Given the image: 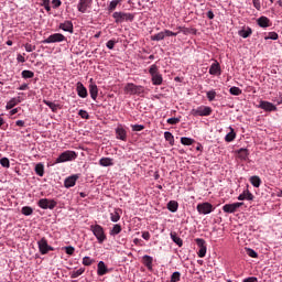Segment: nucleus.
<instances>
[{
    "label": "nucleus",
    "instance_id": "41",
    "mask_svg": "<svg viewBox=\"0 0 282 282\" xmlns=\"http://www.w3.org/2000/svg\"><path fill=\"white\" fill-rule=\"evenodd\" d=\"M120 3H122V0L110 1L109 6H108L109 12H113V10H116V8H118V6H120Z\"/></svg>",
    "mask_w": 282,
    "mask_h": 282
},
{
    "label": "nucleus",
    "instance_id": "60",
    "mask_svg": "<svg viewBox=\"0 0 282 282\" xmlns=\"http://www.w3.org/2000/svg\"><path fill=\"white\" fill-rule=\"evenodd\" d=\"M253 3V8H256V10H261V0H252Z\"/></svg>",
    "mask_w": 282,
    "mask_h": 282
},
{
    "label": "nucleus",
    "instance_id": "36",
    "mask_svg": "<svg viewBox=\"0 0 282 282\" xmlns=\"http://www.w3.org/2000/svg\"><path fill=\"white\" fill-rule=\"evenodd\" d=\"M171 239L172 241H174V243H176V246H178V248H182V246H184V241L177 236V234L172 232Z\"/></svg>",
    "mask_w": 282,
    "mask_h": 282
},
{
    "label": "nucleus",
    "instance_id": "8",
    "mask_svg": "<svg viewBox=\"0 0 282 282\" xmlns=\"http://www.w3.org/2000/svg\"><path fill=\"white\" fill-rule=\"evenodd\" d=\"M39 208H42L43 210H54L56 208L57 203L54 199H48V198H42L37 202Z\"/></svg>",
    "mask_w": 282,
    "mask_h": 282
},
{
    "label": "nucleus",
    "instance_id": "38",
    "mask_svg": "<svg viewBox=\"0 0 282 282\" xmlns=\"http://www.w3.org/2000/svg\"><path fill=\"white\" fill-rule=\"evenodd\" d=\"M83 274H85V268H79L70 272V279H78V276H83Z\"/></svg>",
    "mask_w": 282,
    "mask_h": 282
},
{
    "label": "nucleus",
    "instance_id": "50",
    "mask_svg": "<svg viewBox=\"0 0 282 282\" xmlns=\"http://www.w3.org/2000/svg\"><path fill=\"white\" fill-rule=\"evenodd\" d=\"M215 98H217V93L215 90L207 91V99L209 100V102H213Z\"/></svg>",
    "mask_w": 282,
    "mask_h": 282
},
{
    "label": "nucleus",
    "instance_id": "47",
    "mask_svg": "<svg viewBox=\"0 0 282 282\" xmlns=\"http://www.w3.org/2000/svg\"><path fill=\"white\" fill-rule=\"evenodd\" d=\"M265 41H278L279 40V33L278 32H269L268 36L264 37Z\"/></svg>",
    "mask_w": 282,
    "mask_h": 282
},
{
    "label": "nucleus",
    "instance_id": "55",
    "mask_svg": "<svg viewBox=\"0 0 282 282\" xmlns=\"http://www.w3.org/2000/svg\"><path fill=\"white\" fill-rule=\"evenodd\" d=\"M52 7L54 8V10L61 8V6H63V2L61 0H52Z\"/></svg>",
    "mask_w": 282,
    "mask_h": 282
},
{
    "label": "nucleus",
    "instance_id": "3",
    "mask_svg": "<svg viewBox=\"0 0 282 282\" xmlns=\"http://www.w3.org/2000/svg\"><path fill=\"white\" fill-rule=\"evenodd\" d=\"M78 158V153L76 151L66 150L63 153L58 155V158L55 160V164H63L65 162H74Z\"/></svg>",
    "mask_w": 282,
    "mask_h": 282
},
{
    "label": "nucleus",
    "instance_id": "64",
    "mask_svg": "<svg viewBox=\"0 0 282 282\" xmlns=\"http://www.w3.org/2000/svg\"><path fill=\"white\" fill-rule=\"evenodd\" d=\"M17 61H18V63H25V56L18 54Z\"/></svg>",
    "mask_w": 282,
    "mask_h": 282
},
{
    "label": "nucleus",
    "instance_id": "49",
    "mask_svg": "<svg viewBox=\"0 0 282 282\" xmlns=\"http://www.w3.org/2000/svg\"><path fill=\"white\" fill-rule=\"evenodd\" d=\"M182 274L178 271H175L171 275V282H180Z\"/></svg>",
    "mask_w": 282,
    "mask_h": 282
},
{
    "label": "nucleus",
    "instance_id": "51",
    "mask_svg": "<svg viewBox=\"0 0 282 282\" xmlns=\"http://www.w3.org/2000/svg\"><path fill=\"white\" fill-rule=\"evenodd\" d=\"M22 78H34V72L32 70H23Z\"/></svg>",
    "mask_w": 282,
    "mask_h": 282
},
{
    "label": "nucleus",
    "instance_id": "2",
    "mask_svg": "<svg viewBox=\"0 0 282 282\" xmlns=\"http://www.w3.org/2000/svg\"><path fill=\"white\" fill-rule=\"evenodd\" d=\"M124 94L130 96H144V86L128 83L123 88Z\"/></svg>",
    "mask_w": 282,
    "mask_h": 282
},
{
    "label": "nucleus",
    "instance_id": "10",
    "mask_svg": "<svg viewBox=\"0 0 282 282\" xmlns=\"http://www.w3.org/2000/svg\"><path fill=\"white\" fill-rule=\"evenodd\" d=\"M37 248L41 254H47V252H54V247L48 246L46 238L40 239V241L37 242Z\"/></svg>",
    "mask_w": 282,
    "mask_h": 282
},
{
    "label": "nucleus",
    "instance_id": "15",
    "mask_svg": "<svg viewBox=\"0 0 282 282\" xmlns=\"http://www.w3.org/2000/svg\"><path fill=\"white\" fill-rule=\"evenodd\" d=\"M89 86H88V89H89V95H90V98L95 101L98 100V85H96V83H94V78H90L89 80Z\"/></svg>",
    "mask_w": 282,
    "mask_h": 282
},
{
    "label": "nucleus",
    "instance_id": "45",
    "mask_svg": "<svg viewBox=\"0 0 282 282\" xmlns=\"http://www.w3.org/2000/svg\"><path fill=\"white\" fill-rule=\"evenodd\" d=\"M82 263L83 265L89 267V265H94L95 260L86 256L83 258Z\"/></svg>",
    "mask_w": 282,
    "mask_h": 282
},
{
    "label": "nucleus",
    "instance_id": "52",
    "mask_svg": "<svg viewBox=\"0 0 282 282\" xmlns=\"http://www.w3.org/2000/svg\"><path fill=\"white\" fill-rule=\"evenodd\" d=\"M64 250H65L66 254H68L69 257H72L74 254V252H76V249L72 246L64 247Z\"/></svg>",
    "mask_w": 282,
    "mask_h": 282
},
{
    "label": "nucleus",
    "instance_id": "44",
    "mask_svg": "<svg viewBox=\"0 0 282 282\" xmlns=\"http://www.w3.org/2000/svg\"><path fill=\"white\" fill-rule=\"evenodd\" d=\"M229 94H231V96H241L242 90H241V88H239V87L232 86V87L229 89Z\"/></svg>",
    "mask_w": 282,
    "mask_h": 282
},
{
    "label": "nucleus",
    "instance_id": "54",
    "mask_svg": "<svg viewBox=\"0 0 282 282\" xmlns=\"http://www.w3.org/2000/svg\"><path fill=\"white\" fill-rule=\"evenodd\" d=\"M247 254H248V257H251V259H257L259 257L257 251H254L253 249H250V248L247 249Z\"/></svg>",
    "mask_w": 282,
    "mask_h": 282
},
{
    "label": "nucleus",
    "instance_id": "7",
    "mask_svg": "<svg viewBox=\"0 0 282 282\" xmlns=\"http://www.w3.org/2000/svg\"><path fill=\"white\" fill-rule=\"evenodd\" d=\"M196 210L199 215H210L215 210V207L213 204L205 202V203H199L196 207Z\"/></svg>",
    "mask_w": 282,
    "mask_h": 282
},
{
    "label": "nucleus",
    "instance_id": "26",
    "mask_svg": "<svg viewBox=\"0 0 282 282\" xmlns=\"http://www.w3.org/2000/svg\"><path fill=\"white\" fill-rule=\"evenodd\" d=\"M122 215V209L121 208H115L112 213H110V221L113 224H118V220L120 219Z\"/></svg>",
    "mask_w": 282,
    "mask_h": 282
},
{
    "label": "nucleus",
    "instance_id": "34",
    "mask_svg": "<svg viewBox=\"0 0 282 282\" xmlns=\"http://www.w3.org/2000/svg\"><path fill=\"white\" fill-rule=\"evenodd\" d=\"M100 166H113V159L111 158H101L99 160Z\"/></svg>",
    "mask_w": 282,
    "mask_h": 282
},
{
    "label": "nucleus",
    "instance_id": "14",
    "mask_svg": "<svg viewBox=\"0 0 282 282\" xmlns=\"http://www.w3.org/2000/svg\"><path fill=\"white\" fill-rule=\"evenodd\" d=\"M241 206H243V203L226 204L223 206V212L227 214L237 213Z\"/></svg>",
    "mask_w": 282,
    "mask_h": 282
},
{
    "label": "nucleus",
    "instance_id": "16",
    "mask_svg": "<svg viewBox=\"0 0 282 282\" xmlns=\"http://www.w3.org/2000/svg\"><path fill=\"white\" fill-rule=\"evenodd\" d=\"M76 93H77V96H79V98H87L88 96L87 88L82 82H78L76 84Z\"/></svg>",
    "mask_w": 282,
    "mask_h": 282
},
{
    "label": "nucleus",
    "instance_id": "9",
    "mask_svg": "<svg viewBox=\"0 0 282 282\" xmlns=\"http://www.w3.org/2000/svg\"><path fill=\"white\" fill-rule=\"evenodd\" d=\"M91 6H94V0H79L77 3V10L82 14H85L91 10Z\"/></svg>",
    "mask_w": 282,
    "mask_h": 282
},
{
    "label": "nucleus",
    "instance_id": "20",
    "mask_svg": "<svg viewBox=\"0 0 282 282\" xmlns=\"http://www.w3.org/2000/svg\"><path fill=\"white\" fill-rule=\"evenodd\" d=\"M43 104L46 105L53 113H57L59 109H63L61 104H54L47 99H43Z\"/></svg>",
    "mask_w": 282,
    "mask_h": 282
},
{
    "label": "nucleus",
    "instance_id": "30",
    "mask_svg": "<svg viewBox=\"0 0 282 282\" xmlns=\"http://www.w3.org/2000/svg\"><path fill=\"white\" fill-rule=\"evenodd\" d=\"M238 34L242 39H248L249 36H252V29L250 26L242 28L240 31H238Z\"/></svg>",
    "mask_w": 282,
    "mask_h": 282
},
{
    "label": "nucleus",
    "instance_id": "19",
    "mask_svg": "<svg viewBox=\"0 0 282 282\" xmlns=\"http://www.w3.org/2000/svg\"><path fill=\"white\" fill-rule=\"evenodd\" d=\"M245 199H247V202H252L254 199V195L250 192V189H245L239 196H238V200L239 202H245Z\"/></svg>",
    "mask_w": 282,
    "mask_h": 282
},
{
    "label": "nucleus",
    "instance_id": "25",
    "mask_svg": "<svg viewBox=\"0 0 282 282\" xmlns=\"http://www.w3.org/2000/svg\"><path fill=\"white\" fill-rule=\"evenodd\" d=\"M59 30H63L64 32H69L70 34L74 33V23L72 21H65L59 24Z\"/></svg>",
    "mask_w": 282,
    "mask_h": 282
},
{
    "label": "nucleus",
    "instance_id": "42",
    "mask_svg": "<svg viewBox=\"0 0 282 282\" xmlns=\"http://www.w3.org/2000/svg\"><path fill=\"white\" fill-rule=\"evenodd\" d=\"M248 155H250V153L248 152V149L241 148L240 150H238L239 160H246Z\"/></svg>",
    "mask_w": 282,
    "mask_h": 282
},
{
    "label": "nucleus",
    "instance_id": "23",
    "mask_svg": "<svg viewBox=\"0 0 282 282\" xmlns=\"http://www.w3.org/2000/svg\"><path fill=\"white\" fill-rule=\"evenodd\" d=\"M78 181V175H72L68 176L65 181H64V186L65 188H72L73 186H76V182Z\"/></svg>",
    "mask_w": 282,
    "mask_h": 282
},
{
    "label": "nucleus",
    "instance_id": "17",
    "mask_svg": "<svg viewBox=\"0 0 282 282\" xmlns=\"http://www.w3.org/2000/svg\"><path fill=\"white\" fill-rule=\"evenodd\" d=\"M209 74L210 76H221V66L219 65V62L215 61L209 67Z\"/></svg>",
    "mask_w": 282,
    "mask_h": 282
},
{
    "label": "nucleus",
    "instance_id": "46",
    "mask_svg": "<svg viewBox=\"0 0 282 282\" xmlns=\"http://www.w3.org/2000/svg\"><path fill=\"white\" fill-rule=\"evenodd\" d=\"M50 0H41V6L46 10V12H52V7L50 6Z\"/></svg>",
    "mask_w": 282,
    "mask_h": 282
},
{
    "label": "nucleus",
    "instance_id": "57",
    "mask_svg": "<svg viewBox=\"0 0 282 282\" xmlns=\"http://www.w3.org/2000/svg\"><path fill=\"white\" fill-rule=\"evenodd\" d=\"M167 124H180V118H170L167 119Z\"/></svg>",
    "mask_w": 282,
    "mask_h": 282
},
{
    "label": "nucleus",
    "instance_id": "12",
    "mask_svg": "<svg viewBox=\"0 0 282 282\" xmlns=\"http://www.w3.org/2000/svg\"><path fill=\"white\" fill-rule=\"evenodd\" d=\"M166 36H177V33L171 31V30H164L161 31L154 35L151 36V41H164Z\"/></svg>",
    "mask_w": 282,
    "mask_h": 282
},
{
    "label": "nucleus",
    "instance_id": "1",
    "mask_svg": "<svg viewBox=\"0 0 282 282\" xmlns=\"http://www.w3.org/2000/svg\"><path fill=\"white\" fill-rule=\"evenodd\" d=\"M149 74L151 76L152 85L160 86L162 83H164V78L162 77V74H160V68L158 67V64H153L149 68Z\"/></svg>",
    "mask_w": 282,
    "mask_h": 282
},
{
    "label": "nucleus",
    "instance_id": "33",
    "mask_svg": "<svg viewBox=\"0 0 282 282\" xmlns=\"http://www.w3.org/2000/svg\"><path fill=\"white\" fill-rule=\"evenodd\" d=\"M122 232V226L120 224L113 225L110 229V236L116 237V235H120Z\"/></svg>",
    "mask_w": 282,
    "mask_h": 282
},
{
    "label": "nucleus",
    "instance_id": "35",
    "mask_svg": "<svg viewBox=\"0 0 282 282\" xmlns=\"http://www.w3.org/2000/svg\"><path fill=\"white\" fill-rule=\"evenodd\" d=\"M35 173L39 177H43V175H45V165H43V163H37L35 165Z\"/></svg>",
    "mask_w": 282,
    "mask_h": 282
},
{
    "label": "nucleus",
    "instance_id": "39",
    "mask_svg": "<svg viewBox=\"0 0 282 282\" xmlns=\"http://www.w3.org/2000/svg\"><path fill=\"white\" fill-rule=\"evenodd\" d=\"M249 182L252 184V186H254V188H259V186H261V177L259 176H251Z\"/></svg>",
    "mask_w": 282,
    "mask_h": 282
},
{
    "label": "nucleus",
    "instance_id": "29",
    "mask_svg": "<svg viewBox=\"0 0 282 282\" xmlns=\"http://www.w3.org/2000/svg\"><path fill=\"white\" fill-rule=\"evenodd\" d=\"M142 263L148 268V270L153 271V257L151 256H143L142 257Z\"/></svg>",
    "mask_w": 282,
    "mask_h": 282
},
{
    "label": "nucleus",
    "instance_id": "53",
    "mask_svg": "<svg viewBox=\"0 0 282 282\" xmlns=\"http://www.w3.org/2000/svg\"><path fill=\"white\" fill-rule=\"evenodd\" d=\"M78 116H80V118H83V120H89V112H87V110H79L78 111Z\"/></svg>",
    "mask_w": 282,
    "mask_h": 282
},
{
    "label": "nucleus",
    "instance_id": "4",
    "mask_svg": "<svg viewBox=\"0 0 282 282\" xmlns=\"http://www.w3.org/2000/svg\"><path fill=\"white\" fill-rule=\"evenodd\" d=\"M90 231L94 237H96L98 243H105L107 241V234H105V228L102 226L96 224L90 226Z\"/></svg>",
    "mask_w": 282,
    "mask_h": 282
},
{
    "label": "nucleus",
    "instance_id": "22",
    "mask_svg": "<svg viewBox=\"0 0 282 282\" xmlns=\"http://www.w3.org/2000/svg\"><path fill=\"white\" fill-rule=\"evenodd\" d=\"M177 30L178 32H176V34L182 32L185 36H188V34H197V29L195 28L177 26Z\"/></svg>",
    "mask_w": 282,
    "mask_h": 282
},
{
    "label": "nucleus",
    "instance_id": "32",
    "mask_svg": "<svg viewBox=\"0 0 282 282\" xmlns=\"http://www.w3.org/2000/svg\"><path fill=\"white\" fill-rule=\"evenodd\" d=\"M177 208H180L177 200H170L167 203V210H170V213H177Z\"/></svg>",
    "mask_w": 282,
    "mask_h": 282
},
{
    "label": "nucleus",
    "instance_id": "59",
    "mask_svg": "<svg viewBox=\"0 0 282 282\" xmlns=\"http://www.w3.org/2000/svg\"><path fill=\"white\" fill-rule=\"evenodd\" d=\"M132 131H144V126L142 124H133Z\"/></svg>",
    "mask_w": 282,
    "mask_h": 282
},
{
    "label": "nucleus",
    "instance_id": "58",
    "mask_svg": "<svg viewBox=\"0 0 282 282\" xmlns=\"http://www.w3.org/2000/svg\"><path fill=\"white\" fill-rule=\"evenodd\" d=\"M106 46L108 47V50H113V47H116V41L115 40H109L107 42Z\"/></svg>",
    "mask_w": 282,
    "mask_h": 282
},
{
    "label": "nucleus",
    "instance_id": "11",
    "mask_svg": "<svg viewBox=\"0 0 282 282\" xmlns=\"http://www.w3.org/2000/svg\"><path fill=\"white\" fill-rule=\"evenodd\" d=\"M63 41H67V37H65L63 33H54V34H51L47 39H45L42 43H45V44L63 43Z\"/></svg>",
    "mask_w": 282,
    "mask_h": 282
},
{
    "label": "nucleus",
    "instance_id": "24",
    "mask_svg": "<svg viewBox=\"0 0 282 282\" xmlns=\"http://www.w3.org/2000/svg\"><path fill=\"white\" fill-rule=\"evenodd\" d=\"M257 23L259 25V28H270L272 25V22L269 20L268 17L262 15L257 20Z\"/></svg>",
    "mask_w": 282,
    "mask_h": 282
},
{
    "label": "nucleus",
    "instance_id": "56",
    "mask_svg": "<svg viewBox=\"0 0 282 282\" xmlns=\"http://www.w3.org/2000/svg\"><path fill=\"white\" fill-rule=\"evenodd\" d=\"M24 48H25V52H34V50H36V46L30 44V43H26L24 45Z\"/></svg>",
    "mask_w": 282,
    "mask_h": 282
},
{
    "label": "nucleus",
    "instance_id": "40",
    "mask_svg": "<svg viewBox=\"0 0 282 282\" xmlns=\"http://www.w3.org/2000/svg\"><path fill=\"white\" fill-rule=\"evenodd\" d=\"M164 139L166 140V142H169L171 144V147H173V144H175V137H173V133L166 131L164 132Z\"/></svg>",
    "mask_w": 282,
    "mask_h": 282
},
{
    "label": "nucleus",
    "instance_id": "63",
    "mask_svg": "<svg viewBox=\"0 0 282 282\" xmlns=\"http://www.w3.org/2000/svg\"><path fill=\"white\" fill-rule=\"evenodd\" d=\"M21 107H18V108H13L9 111V116H15V113H19Z\"/></svg>",
    "mask_w": 282,
    "mask_h": 282
},
{
    "label": "nucleus",
    "instance_id": "62",
    "mask_svg": "<svg viewBox=\"0 0 282 282\" xmlns=\"http://www.w3.org/2000/svg\"><path fill=\"white\" fill-rule=\"evenodd\" d=\"M142 239H144L145 241H149V239H151V234L149 231H143Z\"/></svg>",
    "mask_w": 282,
    "mask_h": 282
},
{
    "label": "nucleus",
    "instance_id": "27",
    "mask_svg": "<svg viewBox=\"0 0 282 282\" xmlns=\"http://www.w3.org/2000/svg\"><path fill=\"white\" fill-rule=\"evenodd\" d=\"M20 102H21V97L11 98L6 105L7 111H10V109H14V107H17V105H20Z\"/></svg>",
    "mask_w": 282,
    "mask_h": 282
},
{
    "label": "nucleus",
    "instance_id": "13",
    "mask_svg": "<svg viewBox=\"0 0 282 282\" xmlns=\"http://www.w3.org/2000/svg\"><path fill=\"white\" fill-rule=\"evenodd\" d=\"M195 241L199 248L197 256L199 257V259H204V257H206V252L208 250V248L206 247V240H204L203 238H196Z\"/></svg>",
    "mask_w": 282,
    "mask_h": 282
},
{
    "label": "nucleus",
    "instance_id": "5",
    "mask_svg": "<svg viewBox=\"0 0 282 282\" xmlns=\"http://www.w3.org/2000/svg\"><path fill=\"white\" fill-rule=\"evenodd\" d=\"M112 19H115V23H124V21H130L133 22V20L135 19V14L133 13H127V12H122V11H116L112 14Z\"/></svg>",
    "mask_w": 282,
    "mask_h": 282
},
{
    "label": "nucleus",
    "instance_id": "61",
    "mask_svg": "<svg viewBox=\"0 0 282 282\" xmlns=\"http://www.w3.org/2000/svg\"><path fill=\"white\" fill-rule=\"evenodd\" d=\"M242 282H259V279L257 276H249L242 280Z\"/></svg>",
    "mask_w": 282,
    "mask_h": 282
},
{
    "label": "nucleus",
    "instance_id": "28",
    "mask_svg": "<svg viewBox=\"0 0 282 282\" xmlns=\"http://www.w3.org/2000/svg\"><path fill=\"white\" fill-rule=\"evenodd\" d=\"M260 109H263V111H276V106L270 101H261Z\"/></svg>",
    "mask_w": 282,
    "mask_h": 282
},
{
    "label": "nucleus",
    "instance_id": "6",
    "mask_svg": "<svg viewBox=\"0 0 282 282\" xmlns=\"http://www.w3.org/2000/svg\"><path fill=\"white\" fill-rule=\"evenodd\" d=\"M213 113V108L209 106H199L197 108L192 109L191 115L194 117L200 116L206 117Z\"/></svg>",
    "mask_w": 282,
    "mask_h": 282
},
{
    "label": "nucleus",
    "instance_id": "18",
    "mask_svg": "<svg viewBox=\"0 0 282 282\" xmlns=\"http://www.w3.org/2000/svg\"><path fill=\"white\" fill-rule=\"evenodd\" d=\"M116 135L118 140H122V142H127V130L122 124H119L116 129Z\"/></svg>",
    "mask_w": 282,
    "mask_h": 282
},
{
    "label": "nucleus",
    "instance_id": "48",
    "mask_svg": "<svg viewBox=\"0 0 282 282\" xmlns=\"http://www.w3.org/2000/svg\"><path fill=\"white\" fill-rule=\"evenodd\" d=\"M0 164H1V166H3V169H10V159L9 158H2L0 160Z\"/></svg>",
    "mask_w": 282,
    "mask_h": 282
},
{
    "label": "nucleus",
    "instance_id": "37",
    "mask_svg": "<svg viewBox=\"0 0 282 282\" xmlns=\"http://www.w3.org/2000/svg\"><path fill=\"white\" fill-rule=\"evenodd\" d=\"M181 144H183L184 147H191V145L195 144V139H192L188 137H182Z\"/></svg>",
    "mask_w": 282,
    "mask_h": 282
},
{
    "label": "nucleus",
    "instance_id": "31",
    "mask_svg": "<svg viewBox=\"0 0 282 282\" xmlns=\"http://www.w3.org/2000/svg\"><path fill=\"white\" fill-rule=\"evenodd\" d=\"M230 132H228L225 137L226 142H234V140L237 138V132H235V128L229 127Z\"/></svg>",
    "mask_w": 282,
    "mask_h": 282
},
{
    "label": "nucleus",
    "instance_id": "21",
    "mask_svg": "<svg viewBox=\"0 0 282 282\" xmlns=\"http://www.w3.org/2000/svg\"><path fill=\"white\" fill-rule=\"evenodd\" d=\"M109 269L107 268V264H105V261H99L97 264V274L98 276H105V274H108Z\"/></svg>",
    "mask_w": 282,
    "mask_h": 282
},
{
    "label": "nucleus",
    "instance_id": "43",
    "mask_svg": "<svg viewBox=\"0 0 282 282\" xmlns=\"http://www.w3.org/2000/svg\"><path fill=\"white\" fill-rule=\"evenodd\" d=\"M21 213L25 217H30V215H32L34 213V209H32V207H30V206H24V207H22Z\"/></svg>",
    "mask_w": 282,
    "mask_h": 282
}]
</instances>
